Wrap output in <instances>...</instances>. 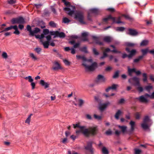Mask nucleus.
<instances>
[{
    "label": "nucleus",
    "instance_id": "nucleus-20",
    "mask_svg": "<svg viewBox=\"0 0 154 154\" xmlns=\"http://www.w3.org/2000/svg\"><path fill=\"white\" fill-rule=\"evenodd\" d=\"M128 34L132 35H136L138 34V32L135 30L130 29L128 30Z\"/></svg>",
    "mask_w": 154,
    "mask_h": 154
},
{
    "label": "nucleus",
    "instance_id": "nucleus-26",
    "mask_svg": "<svg viewBox=\"0 0 154 154\" xmlns=\"http://www.w3.org/2000/svg\"><path fill=\"white\" fill-rule=\"evenodd\" d=\"M42 44L44 46L45 48H48L49 45V42L48 41H45L44 42H42Z\"/></svg>",
    "mask_w": 154,
    "mask_h": 154
},
{
    "label": "nucleus",
    "instance_id": "nucleus-4",
    "mask_svg": "<svg viewBox=\"0 0 154 154\" xmlns=\"http://www.w3.org/2000/svg\"><path fill=\"white\" fill-rule=\"evenodd\" d=\"M106 80V78L103 75H98L94 80L95 82L97 84L104 83Z\"/></svg>",
    "mask_w": 154,
    "mask_h": 154
},
{
    "label": "nucleus",
    "instance_id": "nucleus-5",
    "mask_svg": "<svg viewBox=\"0 0 154 154\" xmlns=\"http://www.w3.org/2000/svg\"><path fill=\"white\" fill-rule=\"evenodd\" d=\"M130 82L132 81L134 84L135 86H137V89L139 92H141L143 91V88L140 86L139 79L136 77H134L129 80Z\"/></svg>",
    "mask_w": 154,
    "mask_h": 154
},
{
    "label": "nucleus",
    "instance_id": "nucleus-24",
    "mask_svg": "<svg viewBox=\"0 0 154 154\" xmlns=\"http://www.w3.org/2000/svg\"><path fill=\"white\" fill-rule=\"evenodd\" d=\"M122 111L120 110H118L115 115V119L117 120L119 119V116L122 114Z\"/></svg>",
    "mask_w": 154,
    "mask_h": 154
},
{
    "label": "nucleus",
    "instance_id": "nucleus-17",
    "mask_svg": "<svg viewBox=\"0 0 154 154\" xmlns=\"http://www.w3.org/2000/svg\"><path fill=\"white\" fill-rule=\"evenodd\" d=\"M73 126L74 128H78L81 129V131H83L84 130L83 129H84L85 128H86V126H81L80 125V124L79 123H78L76 124H73Z\"/></svg>",
    "mask_w": 154,
    "mask_h": 154
},
{
    "label": "nucleus",
    "instance_id": "nucleus-62",
    "mask_svg": "<svg viewBox=\"0 0 154 154\" xmlns=\"http://www.w3.org/2000/svg\"><path fill=\"white\" fill-rule=\"evenodd\" d=\"M45 38L47 39V41H48L49 42L51 39V37L50 35H48L46 36Z\"/></svg>",
    "mask_w": 154,
    "mask_h": 154
},
{
    "label": "nucleus",
    "instance_id": "nucleus-27",
    "mask_svg": "<svg viewBox=\"0 0 154 154\" xmlns=\"http://www.w3.org/2000/svg\"><path fill=\"white\" fill-rule=\"evenodd\" d=\"M130 125L131 126V130H133L135 128V122L131 121L129 123Z\"/></svg>",
    "mask_w": 154,
    "mask_h": 154
},
{
    "label": "nucleus",
    "instance_id": "nucleus-16",
    "mask_svg": "<svg viewBox=\"0 0 154 154\" xmlns=\"http://www.w3.org/2000/svg\"><path fill=\"white\" fill-rule=\"evenodd\" d=\"M110 103L107 101L106 103L102 104L99 107V109L101 111H103L107 106L110 104Z\"/></svg>",
    "mask_w": 154,
    "mask_h": 154
},
{
    "label": "nucleus",
    "instance_id": "nucleus-63",
    "mask_svg": "<svg viewBox=\"0 0 154 154\" xmlns=\"http://www.w3.org/2000/svg\"><path fill=\"white\" fill-rule=\"evenodd\" d=\"M140 114L139 113L137 112L135 114V118L137 119H139L140 118Z\"/></svg>",
    "mask_w": 154,
    "mask_h": 154
},
{
    "label": "nucleus",
    "instance_id": "nucleus-44",
    "mask_svg": "<svg viewBox=\"0 0 154 154\" xmlns=\"http://www.w3.org/2000/svg\"><path fill=\"white\" fill-rule=\"evenodd\" d=\"M63 22L65 23H68L70 21V20L66 17H64L63 19Z\"/></svg>",
    "mask_w": 154,
    "mask_h": 154
},
{
    "label": "nucleus",
    "instance_id": "nucleus-43",
    "mask_svg": "<svg viewBox=\"0 0 154 154\" xmlns=\"http://www.w3.org/2000/svg\"><path fill=\"white\" fill-rule=\"evenodd\" d=\"M49 24L50 26L53 27H56V24L53 21H51Z\"/></svg>",
    "mask_w": 154,
    "mask_h": 154
},
{
    "label": "nucleus",
    "instance_id": "nucleus-38",
    "mask_svg": "<svg viewBox=\"0 0 154 154\" xmlns=\"http://www.w3.org/2000/svg\"><path fill=\"white\" fill-rule=\"evenodd\" d=\"M98 66L96 62L93 63L91 66L86 67H97Z\"/></svg>",
    "mask_w": 154,
    "mask_h": 154
},
{
    "label": "nucleus",
    "instance_id": "nucleus-36",
    "mask_svg": "<svg viewBox=\"0 0 154 154\" xmlns=\"http://www.w3.org/2000/svg\"><path fill=\"white\" fill-rule=\"evenodd\" d=\"M80 50L85 53H88V51L87 50V48L86 47H83L82 48H80Z\"/></svg>",
    "mask_w": 154,
    "mask_h": 154
},
{
    "label": "nucleus",
    "instance_id": "nucleus-12",
    "mask_svg": "<svg viewBox=\"0 0 154 154\" xmlns=\"http://www.w3.org/2000/svg\"><path fill=\"white\" fill-rule=\"evenodd\" d=\"M118 127L121 130V131H118V130L116 131L115 132V134L116 135L119 136L122 132L123 133H124L125 132V126H121L120 125H118Z\"/></svg>",
    "mask_w": 154,
    "mask_h": 154
},
{
    "label": "nucleus",
    "instance_id": "nucleus-6",
    "mask_svg": "<svg viewBox=\"0 0 154 154\" xmlns=\"http://www.w3.org/2000/svg\"><path fill=\"white\" fill-rule=\"evenodd\" d=\"M12 29H14L15 31L13 32L14 34L17 35H19L20 33V32L18 30L17 27V25L14 26H11L10 27L5 28L3 30L0 32V33L6 32Z\"/></svg>",
    "mask_w": 154,
    "mask_h": 154
},
{
    "label": "nucleus",
    "instance_id": "nucleus-15",
    "mask_svg": "<svg viewBox=\"0 0 154 154\" xmlns=\"http://www.w3.org/2000/svg\"><path fill=\"white\" fill-rule=\"evenodd\" d=\"M84 130H83V131H82L81 130V129H80L79 130H77L76 131V133L77 134H79L80 132H82L84 135L85 136H88L89 134V133L88 131V130L86 128H85L84 129H83Z\"/></svg>",
    "mask_w": 154,
    "mask_h": 154
},
{
    "label": "nucleus",
    "instance_id": "nucleus-11",
    "mask_svg": "<svg viewBox=\"0 0 154 154\" xmlns=\"http://www.w3.org/2000/svg\"><path fill=\"white\" fill-rule=\"evenodd\" d=\"M87 129L88 131L89 134L88 136H85L86 137H88L90 134L93 135H96L98 131L96 127H91L89 129Z\"/></svg>",
    "mask_w": 154,
    "mask_h": 154
},
{
    "label": "nucleus",
    "instance_id": "nucleus-49",
    "mask_svg": "<svg viewBox=\"0 0 154 154\" xmlns=\"http://www.w3.org/2000/svg\"><path fill=\"white\" fill-rule=\"evenodd\" d=\"M34 50L38 54H39L42 50V49L40 48H36Z\"/></svg>",
    "mask_w": 154,
    "mask_h": 154
},
{
    "label": "nucleus",
    "instance_id": "nucleus-25",
    "mask_svg": "<svg viewBox=\"0 0 154 154\" xmlns=\"http://www.w3.org/2000/svg\"><path fill=\"white\" fill-rule=\"evenodd\" d=\"M64 10L65 11H68L67 13L70 16H71L74 13V11L71 10V9L68 8H64Z\"/></svg>",
    "mask_w": 154,
    "mask_h": 154
},
{
    "label": "nucleus",
    "instance_id": "nucleus-22",
    "mask_svg": "<svg viewBox=\"0 0 154 154\" xmlns=\"http://www.w3.org/2000/svg\"><path fill=\"white\" fill-rule=\"evenodd\" d=\"M66 35L63 32H59L57 31V37H59L60 38H63L65 37Z\"/></svg>",
    "mask_w": 154,
    "mask_h": 154
},
{
    "label": "nucleus",
    "instance_id": "nucleus-54",
    "mask_svg": "<svg viewBox=\"0 0 154 154\" xmlns=\"http://www.w3.org/2000/svg\"><path fill=\"white\" fill-rule=\"evenodd\" d=\"M79 106H81L84 103V101L83 100L81 99H79Z\"/></svg>",
    "mask_w": 154,
    "mask_h": 154
},
{
    "label": "nucleus",
    "instance_id": "nucleus-60",
    "mask_svg": "<svg viewBox=\"0 0 154 154\" xmlns=\"http://www.w3.org/2000/svg\"><path fill=\"white\" fill-rule=\"evenodd\" d=\"M143 76L144 77V78L143 79V81L144 82H146L147 81V76H146V73H143Z\"/></svg>",
    "mask_w": 154,
    "mask_h": 154
},
{
    "label": "nucleus",
    "instance_id": "nucleus-1",
    "mask_svg": "<svg viewBox=\"0 0 154 154\" xmlns=\"http://www.w3.org/2000/svg\"><path fill=\"white\" fill-rule=\"evenodd\" d=\"M151 123V120L148 116H146L144 117L143 122L141 124V126L143 129L146 130L149 129Z\"/></svg>",
    "mask_w": 154,
    "mask_h": 154
},
{
    "label": "nucleus",
    "instance_id": "nucleus-45",
    "mask_svg": "<svg viewBox=\"0 0 154 154\" xmlns=\"http://www.w3.org/2000/svg\"><path fill=\"white\" fill-rule=\"evenodd\" d=\"M135 154H140L142 152V151L140 149H134Z\"/></svg>",
    "mask_w": 154,
    "mask_h": 154
},
{
    "label": "nucleus",
    "instance_id": "nucleus-19",
    "mask_svg": "<svg viewBox=\"0 0 154 154\" xmlns=\"http://www.w3.org/2000/svg\"><path fill=\"white\" fill-rule=\"evenodd\" d=\"M128 71L129 72V74L130 75H131V73H133V72H135L136 74L138 75L140 74L141 72L139 71H136L135 70V69L134 68H133V69H130V68L128 69Z\"/></svg>",
    "mask_w": 154,
    "mask_h": 154
},
{
    "label": "nucleus",
    "instance_id": "nucleus-29",
    "mask_svg": "<svg viewBox=\"0 0 154 154\" xmlns=\"http://www.w3.org/2000/svg\"><path fill=\"white\" fill-rule=\"evenodd\" d=\"M136 44L134 43L127 42H126V46H128V47H133L136 45Z\"/></svg>",
    "mask_w": 154,
    "mask_h": 154
},
{
    "label": "nucleus",
    "instance_id": "nucleus-64",
    "mask_svg": "<svg viewBox=\"0 0 154 154\" xmlns=\"http://www.w3.org/2000/svg\"><path fill=\"white\" fill-rule=\"evenodd\" d=\"M54 65L56 66V67H61L60 64L57 62L54 63Z\"/></svg>",
    "mask_w": 154,
    "mask_h": 154
},
{
    "label": "nucleus",
    "instance_id": "nucleus-34",
    "mask_svg": "<svg viewBox=\"0 0 154 154\" xmlns=\"http://www.w3.org/2000/svg\"><path fill=\"white\" fill-rule=\"evenodd\" d=\"M126 20L131 21L133 20V19L129 15L126 13Z\"/></svg>",
    "mask_w": 154,
    "mask_h": 154
},
{
    "label": "nucleus",
    "instance_id": "nucleus-23",
    "mask_svg": "<svg viewBox=\"0 0 154 154\" xmlns=\"http://www.w3.org/2000/svg\"><path fill=\"white\" fill-rule=\"evenodd\" d=\"M96 68H85V72L88 73H90L94 72Z\"/></svg>",
    "mask_w": 154,
    "mask_h": 154
},
{
    "label": "nucleus",
    "instance_id": "nucleus-42",
    "mask_svg": "<svg viewBox=\"0 0 154 154\" xmlns=\"http://www.w3.org/2000/svg\"><path fill=\"white\" fill-rule=\"evenodd\" d=\"M32 115V114H30L28 116V118L26 119L25 121V123H26L29 124L30 123L31 116Z\"/></svg>",
    "mask_w": 154,
    "mask_h": 154
},
{
    "label": "nucleus",
    "instance_id": "nucleus-58",
    "mask_svg": "<svg viewBox=\"0 0 154 154\" xmlns=\"http://www.w3.org/2000/svg\"><path fill=\"white\" fill-rule=\"evenodd\" d=\"M2 56L5 59L7 58L8 57V55L7 53L5 52H3L2 54Z\"/></svg>",
    "mask_w": 154,
    "mask_h": 154
},
{
    "label": "nucleus",
    "instance_id": "nucleus-28",
    "mask_svg": "<svg viewBox=\"0 0 154 154\" xmlns=\"http://www.w3.org/2000/svg\"><path fill=\"white\" fill-rule=\"evenodd\" d=\"M141 51L142 52L143 55H144L149 52V50L148 48H146L145 49H142L141 50Z\"/></svg>",
    "mask_w": 154,
    "mask_h": 154
},
{
    "label": "nucleus",
    "instance_id": "nucleus-47",
    "mask_svg": "<svg viewBox=\"0 0 154 154\" xmlns=\"http://www.w3.org/2000/svg\"><path fill=\"white\" fill-rule=\"evenodd\" d=\"M30 56L35 61L37 60V58L33 54H30Z\"/></svg>",
    "mask_w": 154,
    "mask_h": 154
},
{
    "label": "nucleus",
    "instance_id": "nucleus-35",
    "mask_svg": "<svg viewBox=\"0 0 154 154\" xmlns=\"http://www.w3.org/2000/svg\"><path fill=\"white\" fill-rule=\"evenodd\" d=\"M119 72L118 70H117L115 72L114 75L113 76V78L115 79L117 78L119 76Z\"/></svg>",
    "mask_w": 154,
    "mask_h": 154
},
{
    "label": "nucleus",
    "instance_id": "nucleus-21",
    "mask_svg": "<svg viewBox=\"0 0 154 154\" xmlns=\"http://www.w3.org/2000/svg\"><path fill=\"white\" fill-rule=\"evenodd\" d=\"M40 29L38 28L35 27L34 28V30L33 31H31L32 33H29V35L32 36H33L34 35V34L37 33L40 31Z\"/></svg>",
    "mask_w": 154,
    "mask_h": 154
},
{
    "label": "nucleus",
    "instance_id": "nucleus-33",
    "mask_svg": "<svg viewBox=\"0 0 154 154\" xmlns=\"http://www.w3.org/2000/svg\"><path fill=\"white\" fill-rule=\"evenodd\" d=\"M102 152L103 154H109L108 150L105 147H103L102 149Z\"/></svg>",
    "mask_w": 154,
    "mask_h": 154
},
{
    "label": "nucleus",
    "instance_id": "nucleus-57",
    "mask_svg": "<svg viewBox=\"0 0 154 154\" xmlns=\"http://www.w3.org/2000/svg\"><path fill=\"white\" fill-rule=\"evenodd\" d=\"M108 56V55L106 54V53L104 52V51L103 52V55L100 58L101 59H103L105 57H106Z\"/></svg>",
    "mask_w": 154,
    "mask_h": 154
},
{
    "label": "nucleus",
    "instance_id": "nucleus-55",
    "mask_svg": "<svg viewBox=\"0 0 154 154\" xmlns=\"http://www.w3.org/2000/svg\"><path fill=\"white\" fill-rule=\"evenodd\" d=\"M27 30L29 32V33L32 34L31 32L32 31L31 27L30 25H28L27 26Z\"/></svg>",
    "mask_w": 154,
    "mask_h": 154
},
{
    "label": "nucleus",
    "instance_id": "nucleus-37",
    "mask_svg": "<svg viewBox=\"0 0 154 154\" xmlns=\"http://www.w3.org/2000/svg\"><path fill=\"white\" fill-rule=\"evenodd\" d=\"M143 56H141L139 57H138L134 59V63H137L139 62L140 60L142 58Z\"/></svg>",
    "mask_w": 154,
    "mask_h": 154
},
{
    "label": "nucleus",
    "instance_id": "nucleus-50",
    "mask_svg": "<svg viewBox=\"0 0 154 154\" xmlns=\"http://www.w3.org/2000/svg\"><path fill=\"white\" fill-rule=\"evenodd\" d=\"M8 3L10 5H13L16 3L15 0H9L7 1Z\"/></svg>",
    "mask_w": 154,
    "mask_h": 154
},
{
    "label": "nucleus",
    "instance_id": "nucleus-30",
    "mask_svg": "<svg viewBox=\"0 0 154 154\" xmlns=\"http://www.w3.org/2000/svg\"><path fill=\"white\" fill-rule=\"evenodd\" d=\"M103 40L105 42H109L111 41V38L109 36H106L103 38Z\"/></svg>",
    "mask_w": 154,
    "mask_h": 154
},
{
    "label": "nucleus",
    "instance_id": "nucleus-14",
    "mask_svg": "<svg viewBox=\"0 0 154 154\" xmlns=\"http://www.w3.org/2000/svg\"><path fill=\"white\" fill-rule=\"evenodd\" d=\"M39 84L41 86L44 87L45 89H46L49 87L50 84L48 82H45L44 80H41Z\"/></svg>",
    "mask_w": 154,
    "mask_h": 154
},
{
    "label": "nucleus",
    "instance_id": "nucleus-61",
    "mask_svg": "<svg viewBox=\"0 0 154 154\" xmlns=\"http://www.w3.org/2000/svg\"><path fill=\"white\" fill-rule=\"evenodd\" d=\"M80 44L79 43H76L74 44V45L73 46V48H76L79 46L80 45Z\"/></svg>",
    "mask_w": 154,
    "mask_h": 154
},
{
    "label": "nucleus",
    "instance_id": "nucleus-40",
    "mask_svg": "<svg viewBox=\"0 0 154 154\" xmlns=\"http://www.w3.org/2000/svg\"><path fill=\"white\" fill-rule=\"evenodd\" d=\"M145 96L148 98L151 99H154V92H153L151 94L149 95L148 94H145Z\"/></svg>",
    "mask_w": 154,
    "mask_h": 154
},
{
    "label": "nucleus",
    "instance_id": "nucleus-31",
    "mask_svg": "<svg viewBox=\"0 0 154 154\" xmlns=\"http://www.w3.org/2000/svg\"><path fill=\"white\" fill-rule=\"evenodd\" d=\"M148 43V41L147 40H143L140 43V45L141 46H145L147 45Z\"/></svg>",
    "mask_w": 154,
    "mask_h": 154
},
{
    "label": "nucleus",
    "instance_id": "nucleus-10",
    "mask_svg": "<svg viewBox=\"0 0 154 154\" xmlns=\"http://www.w3.org/2000/svg\"><path fill=\"white\" fill-rule=\"evenodd\" d=\"M126 50L128 53V54H126V57H128V58H131L133 56L135 55L137 53V51L136 50L134 49H132L130 50L129 48H126Z\"/></svg>",
    "mask_w": 154,
    "mask_h": 154
},
{
    "label": "nucleus",
    "instance_id": "nucleus-9",
    "mask_svg": "<svg viewBox=\"0 0 154 154\" xmlns=\"http://www.w3.org/2000/svg\"><path fill=\"white\" fill-rule=\"evenodd\" d=\"M93 142L91 141L88 142L87 145L85 146V148L87 150H89L91 154H93L94 149L92 147Z\"/></svg>",
    "mask_w": 154,
    "mask_h": 154
},
{
    "label": "nucleus",
    "instance_id": "nucleus-41",
    "mask_svg": "<svg viewBox=\"0 0 154 154\" xmlns=\"http://www.w3.org/2000/svg\"><path fill=\"white\" fill-rule=\"evenodd\" d=\"M57 31H53L49 32L50 34L51 35H54V38H55L56 37Z\"/></svg>",
    "mask_w": 154,
    "mask_h": 154
},
{
    "label": "nucleus",
    "instance_id": "nucleus-56",
    "mask_svg": "<svg viewBox=\"0 0 154 154\" xmlns=\"http://www.w3.org/2000/svg\"><path fill=\"white\" fill-rule=\"evenodd\" d=\"M105 133L107 135H109L112 134V131L110 129H109Z\"/></svg>",
    "mask_w": 154,
    "mask_h": 154
},
{
    "label": "nucleus",
    "instance_id": "nucleus-3",
    "mask_svg": "<svg viewBox=\"0 0 154 154\" xmlns=\"http://www.w3.org/2000/svg\"><path fill=\"white\" fill-rule=\"evenodd\" d=\"M120 18L121 17H120L116 18L115 17H112L111 15H109L107 17L103 18V22L106 23L109 20H111L113 21V23H116L119 24L122 23V22L120 20Z\"/></svg>",
    "mask_w": 154,
    "mask_h": 154
},
{
    "label": "nucleus",
    "instance_id": "nucleus-52",
    "mask_svg": "<svg viewBox=\"0 0 154 154\" xmlns=\"http://www.w3.org/2000/svg\"><path fill=\"white\" fill-rule=\"evenodd\" d=\"M93 52L94 54L95 55H98L99 54V52L97 51L96 49L94 48L93 49Z\"/></svg>",
    "mask_w": 154,
    "mask_h": 154
},
{
    "label": "nucleus",
    "instance_id": "nucleus-32",
    "mask_svg": "<svg viewBox=\"0 0 154 154\" xmlns=\"http://www.w3.org/2000/svg\"><path fill=\"white\" fill-rule=\"evenodd\" d=\"M76 57L78 59H82L84 61L86 60V58L84 56L77 55Z\"/></svg>",
    "mask_w": 154,
    "mask_h": 154
},
{
    "label": "nucleus",
    "instance_id": "nucleus-13",
    "mask_svg": "<svg viewBox=\"0 0 154 154\" xmlns=\"http://www.w3.org/2000/svg\"><path fill=\"white\" fill-rule=\"evenodd\" d=\"M92 38L96 44H98L100 45H103V43L102 42H100V38L99 37L93 36H92Z\"/></svg>",
    "mask_w": 154,
    "mask_h": 154
},
{
    "label": "nucleus",
    "instance_id": "nucleus-51",
    "mask_svg": "<svg viewBox=\"0 0 154 154\" xmlns=\"http://www.w3.org/2000/svg\"><path fill=\"white\" fill-rule=\"evenodd\" d=\"M49 33V29H43V34L44 35H47Z\"/></svg>",
    "mask_w": 154,
    "mask_h": 154
},
{
    "label": "nucleus",
    "instance_id": "nucleus-59",
    "mask_svg": "<svg viewBox=\"0 0 154 154\" xmlns=\"http://www.w3.org/2000/svg\"><path fill=\"white\" fill-rule=\"evenodd\" d=\"M63 61L64 63L66 65H69L70 64V62L66 59H63Z\"/></svg>",
    "mask_w": 154,
    "mask_h": 154
},
{
    "label": "nucleus",
    "instance_id": "nucleus-48",
    "mask_svg": "<svg viewBox=\"0 0 154 154\" xmlns=\"http://www.w3.org/2000/svg\"><path fill=\"white\" fill-rule=\"evenodd\" d=\"M94 116L95 119H97L99 120H101V116H98L96 114H94Z\"/></svg>",
    "mask_w": 154,
    "mask_h": 154
},
{
    "label": "nucleus",
    "instance_id": "nucleus-39",
    "mask_svg": "<svg viewBox=\"0 0 154 154\" xmlns=\"http://www.w3.org/2000/svg\"><path fill=\"white\" fill-rule=\"evenodd\" d=\"M25 79L26 80H28V81L30 82H32L33 81V80L32 78V77L30 76H29L27 77H26Z\"/></svg>",
    "mask_w": 154,
    "mask_h": 154
},
{
    "label": "nucleus",
    "instance_id": "nucleus-53",
    "mask_svg": "<svg viewBox=\"0 0 154 154\" xmlns=\"http://www.w3.org/2000/svg\"><path fill=\"white\" fill-rule=\"evenodd\" d=\"M118 86V85L116 84H113L111 86H110L111 89L112 90H115L116 89L117 87Z\"/></svg>",
    "mask_w": 154,
    "mask_h": 154
},
{
    "label": "nucleus",
    "instance_id": "nucleus-18",
    "mask_svg": "<svg viewBox=\"0 0 154 154\" xmlns=\"http://www.w3.org/2000/svg\"><path fill=\"white\" fill-rule=\"evenodd\" d=\"M147 98H148V97H146L145 94L144 96H142L139 97L138 99L141 102H147Z\"/></svg>",
    "mask_w": 154,
    "mask_h": 154
},
{
    "label": "nucleus",
    "instance_id": "nucleus-2",
    "mask_svg": "<svg viewBox=\"0 0 154 154\" xmlns=\"http://www.w3.org/2000/svg\"><path fill=\"white\" fill-rule=\"evenodd\" d=\"M75 18L82 24H85L86 23L84 21L83 13L80 11H77L75 14Z\"/></svg>",
    "mask_w": 154,
    "mask_h": 154
},
{
    "label": "nucleus",
    "instance_id": "nucleus-8",
    "mask_svg": "<svg viewBox=\"0 0 154 154\" xmlns=\"http://www.w3.org/2000/svg\"><path fill=\"white\" fill-rule=\"evenodd\" d=\"M100 12V10L97 8H92L89 11L88 13V19L91 21V15L92 13H94L96 14H98Z\"/></svg>",
    "mask_w": 154,
    "mask_h": 154
},
{
    "label": "nucleus",
    "instance_id": "nucleus-46",
    "mask_svg": "<svg viewBox=\"0 0 154 154\" xmlns=\"http://www.w3.org/2000/svg\"><path fill=\"white\" fill-rule=\"evenodd\" d=\"M125 28L124 27H116V30L117 31H123L124 30Z\"/></svg>",
    "mask_w": 154,
    "mask_h": 154
},
{
    "label": "nucleus",
    "instance_id": "nucleus-7",
    "mask_svg": "<svg viewBox=\"0 0 154 154\" xmlns=\"http://www.w3.org/2000/svg\"><path fill=\"white\" fill-rule=\"evenodd\" d=\"M11 23L12 24L16 23L21 24L24 23V19L21 17H20L16 18H13L11 21Z\"/></svg>",
    "mask_w": 154,
    "mask_h": 154
}]
</instances>
